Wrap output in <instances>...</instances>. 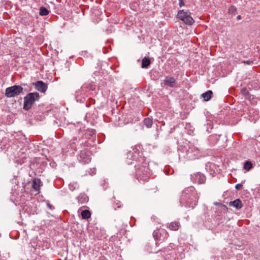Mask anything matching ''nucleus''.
Returning a JSON list of instances; mask_svg holds the SVG:
<instances>
[{"instance_id": "nucleus-9", "label": "nucleus", "mask_w": 260, "mask_h": 260, "mask_svg": "<svg viewBox=\"0 0 260 260\" xmlns=\"http://www.w3.org/2000/svg\"><path fill=\"white\" fill-rule=\"evenodd\" d=\"M176 84V79L170 76H167L165 77V79L161 81V86H164L168 87L174 88L175 87Z\"/></svg>"}, {"instance_id": "nucleus-11", "label": "nucleus", "mask_w": 260, "mask_h": 260, "mask_svg": "<svg viewBox=\"0 0 260 260\" xmlns=\"http://www.w3.org/2000/svg\"><path fill=\"white\" fill-rule=\"evenodd\" d=\"M35 88L41 92L44 93L47 89V84H45L42 81H38L34 83Z\"/></svg>"}, {"instance_id": "nucleus-17", "label": "nucleus", "mask_w": 260, "mask_h": 260, "mask_svg": "<svg viewBox=\"0 0 260 260\" xmlns=\"http://www.w3.org/2000/svg\"><path fill=\"white\" fill-rule=\"evenodd\" d=\"M143 122L147 128H150L153 123L152 119L149 117L146 118L144 119Z\"/></svg>"}, {"instance_id": "nucleus-26", "label": "nucleus", "mask_w": 260, "mask_h": 260, "mask_svg": "<svg viewBox=\"0 0 260 260\" xmlns=\"http://www.w3.org/2000/svg\"><path fill=\"white\" fill-rule=\"evenodd\" d=\"M47 206L48 208H49L50 210H53L54 209V207L51 205L49 203H47Z\"/></svg>"}, {"instance_id": "nucleus-20", "label": "nucleus", "mask_w": 260, "mask_h": 260, "mask_svg": "<svg viewBox=\"0 0 260 260\" xmlns=\"http://www.w3.org/2000/svg\"><path fill=\"white\" fill-rule=\"evenodd\" d=\"M49 11L46 8L42 7L40 9L39 14L41 16H46L49 14Z\"/></svg>"}, {"instance_id": "nucleus-33", "label": "nucleus", "mask_w": 260, "mask_h": 260, "mask_svg": "<svg viewBox=\"0 0 260 260\" xmlns=\"http://www.w3.org/2000/svg\"><path fill=\"white\" fill-rule=\"evenodd\" d=\"M78 202H79V203H83L82 202H80L79 200V201H78Z\"/></svg>"}, {"instance_id": "nucleus-2", "label": "nucleus", "mask_w": 260, "mask_h": 260, "mask_svg": "<svg viewBox=\"0 0 260 260\" xmlns=\"http://www.w3.org/2000/svg\"><path fill=\"white\" fill-rule=\"evenodd\" d=\"M141 164H136V177L139 181L147 182L149 180L151 175L150 169L148 168V162L145 158L140 159Z\"/></svg>"}, {"instance_id": "nucleus-14", "label": "nucleus", "mask_w": 260, "mask_h": 260, "mask_svg": "<svg viewBox=\"0 0 260 260\" xmlns=\"http://www.w3.org/2000/svg\"><path fill=\"white\" fill-rule=\"evenodd\" d=\"M230 206L235 207L237 209H240L242 207L241 201L240 199H236L230 203Z\"/></svg>"}, {"instance_id": "nucleus-1", "label": "nucleus", "mask_w": 260, "mask_h": 260, "mask_svg": "<svg viewBox=\"0 0 260 260\" xmlns=\"http://www.w3.org/2000/svg\"><path fill=\"white\" fill-rule=\"evenodd\" d=\"M180 202L187 208H194L198 202V196L193 186L185 188L182 192Z\"/></svg>"}, {"instance_id": "nucleus-23", "label": "nucleus", "mask_w": 260, "mask_h": 260, "mask_svg": "<svg viewBox=\"0 0 260 260\" xmlns=\"http://www.w3.org/2000/svg\"><path fill=\"white\" fill-rule=\"evenodd\" d=\"M236 11V8L235 6H231L229 9V13L234 14Z\"/></svg>"}, {"instance_id": "nucleus-22", "label": "nucleus", "mask_w": 260, "mask_h": 260, "mask_svg": "<svg viewBox=\"0 0 260 260\" xmlns=\"http://www.w3.org/2000/svg\"><path fill=\"white\" fill-rule=\"evenodd\" d=\"M252 167V164L250 161H246L244 165V169L247 171L250 170Z\"/></svg>"}, {"instance_id": "nucleus-27", "label": "nucleus", "mask_w": 260, "mask_h": 260, "mask_svg": "<svg viewBox=\"0 0 260 260\" xmlns=\"http://www.w3.org/2000/svg\"><path fill=\"white\" fill-rule=\"evenodd\" d=\"M179 5L180 7H181L184 5V3L183 0H179Z\"/></svg>"}, {"instance_id": "nucleus-13", "label": "nucleus", "mask_w": 260, "mask_h": 260, "mask_svg": "<svg viewBox=\"0 0 260 260\" xmlns=\"http://www.w3.org/2000/svg\"><path fill=\"white\" fill-rule=\"evenodd\" d=\"M96 86L94 84L90 83L88 84H85L82 86L81 89L83 91H86L87 90L93 91L95 89Z\"/></svg>"}, {"instance_id": "nucleus-4", "label": "nucleus", "mask_w": 260, "mask_h": 260, "mask_svg": "<svg viewBox=\"0 0 260 260\" xmlns=\"http://www.w3.org/2000/svg\"><path fill=\"white\" fill-rule=\"evenodd\" d=\"M40 99V95L38 92H30L26 94L24 98L23 109L25 110H29L36 101H38Z\"/></svg>"}, {"instance_id": "nucleus-21", "label": "nucleus", "mask_w": 260, "mask_h": 260, "mask_svg": "<svg viewBox=\"0 0 260 260\" xmlns=\"http://www.w3.org/2000/svg\"><path fill=\"white\" fill-rule=\"evenodd\" d=\"M241 93L245 96L247 99H250V96L248 91L245 88H242L240 90Z\"/></svg>"}, {"instance_id": "nucleus-6", "label": "nucleus", "mask_w": 260, "mask_h": 260, "mask_svg": "<svg viewBox=\"0 0 260 260\" xmlns=\"http://www.w3.org/2000/svg\"><path fill=\"white\" fill-rule=\"evenodd\" d=\"M23 88L20 85H13L8 87L5 90V96L8 98L19 95L23 91Z\"/></svg>"}, {"instance_id": "nucleus-3", "label": "nucleus", "mask_w": 260, "mask_h": 260, "mask_svg": "<svg viewBox=\"0 0 260 260\" xmlns=\"http://www.w3.org/2000/svg\"><path fill=\"white\" fill-rule=\"evenodd\" d=\"M141 147L139 145H136L134 147L131 148V150L127 153L126 162L128 164H132L133 162L131 161H135L136 164H141L140 159L142 158H144L140 155Z\"/></svg>"}, {"instance_id": "nucleus-19", "label": "nucleus", "mask_w": 260, "mask_h": 260, "mask_svg": "<svg viewBox=\"0 0 260 260\" xmlns=\"http://www.w3.org/2000/svg\"><path fill=\"white\" fill-rule=\"evenodd\" d=\"M40 179H35L34 180L32 183V187L36 191H38L40 189Z\"/></svg>"}, {"instance_id": "nucleus-7", "label": "nucleus", "mask_w": 260, "mask_h": 260, "mask_svg": "<svg viewBox=\"0 0 260 260\" xmlns=\"http://www.w3.org/2000/svg\"><path fill=\"white\" fill-rule=\"evenodd\" d=\"M153 237L155 240L163 241L168 238L169 234L165 229H158L154 231Z\"/></svg>"}, {"instance_id": "nucleus-8", "label": "nucleus", "mask_w": 260, "mask_h": 260, "mask_svg": "<svg viewBox=\"0 0 260 260\" xmlns=\"http://www.w3.org/2000/svg\"><path fill=\"white\" fill-rule=\"evenodd\" d=\"M191 181L194 183L204 184L206 182V177L200 172L194 173L190 175Z\"/></svg>"}, {"instance_id": "nucleus-32", "label": "nucleus", "mask_w": 260, "mask_h": 260, "mask_svg": "<svg viewBox=\"0 0 260 260\" xmlns=\"http://www.w3.org/2000/svg\"><path fill=\"white\" fill-rule=\"evenodd\" d=\"M72 185L71 184L70 185V188L71 190H73V189L72 188Z\"/></svg>"}, {"instance_id": "nucleus-28", "label": "nucleus", "mask_w": 260, "mask_h": 260, "mask_svg": "<svg viewBox=\"0 0 260 260\" xmlns=\"http://www.w3.org/2000/svg\"><path fill=\"white\" fill-rule=\"evenodd\" d=\"M28 206H27V205H25V206L24 207V209L26 211H27L28 213H29L30 214V213H29V211H28Z\"/></svg>"}, {"instance_id": "nucleus-15", "label": "nucleus", "mask_w": 260, "mask_h": 260, "mask_svg": "<svg viewBox=\"0 0 260 260\" xmlns=\"http://www.w3.org/2000/svg\"><path fill=\"white\" fill-rule=\"evenodd\" d=\"M150 64V60L149 58L145 57L142 59L141 67L142 68H147Z\"/></svg>"}, {"instance_id": "nucleus-5", "label": "nucleus", "mask_w": 260, "mask_h": 260, "mask_svg": "<svg viewBox=\"0 0 260 260\" xmlns=\"http://www.w3.org/2000/svg\"><path fill=\"white\" fill-rule=\"evenodd\" d=\"M177 18L188 25H191L194 22V19L191 16V13L188 10H182L178 11Z\"/></svg>"}, {"instance_id": "nucleus-12", "label": "nucleus", "mask_w": 260, "mask_h": 260, "mask_svg": "<svg viewBox=\"0 0 260 260\" xmlns=\"http://www.w3.org/2000/svg\"><path fill=\"white\" fill-rule=\"evenodd\" d=\"M167 227L172 231H177L180 227V223L179 221H173L169 223Z\"/></svg>"}, {"instance_id": "nucleus-24", "label": "nucleus", "mask_w": 260, "mask_h": 260, "mask_svg": "<svg viewBox=\"0 0 260 260\" xmlns=\"http://www.w3.org/2000/svg\"><path fill=\"white\" fill-rule=\"evenodd\" d=\"M75 140H72L71 141L70 145H71V147L72 148V149H75V148H76V147H75L76 144H75Z\"/></svg>"}, {"instance_id": "nucleus-29", "label": "nucleus", "mask_w": 260, "mask_h": 260, "mask_svg": "<svg viewBox=\"0 0 260 260\" xmlns=\"http://www.w3.org/2000/svg\"><path fill=\"white\" fill-rule=\"evenodd\" d=\"M243 62L244 63H246L247 64H250L251 62H252V61H250V60H247V61H244Z\"/></svg>"}, {"instance_id": "nucleus-16", "label": "nucleus", "mask_w": 260, "mask_h": 260, "mask_svg": "<svg viewBox=\"0 0 260 260\" xmlns=\"http://www.w3.org/2000/svg\"><path fill=\"white\" fill-rule=\"evenodd\" d=\"M212 93H213L211 90H208L206 92L203 93L202 94V96L204 99L205 101H208L211 98Z\"/></svg>"}, {"instance_id": "nucleus-25", "label": "nucleus", "mask_w": 260, "mask_h": 260, "mask_svg": "<svg viewBox=\"0 0 260 260\" xmlns=\"http://www.w3.org/2000/svg\"><path fill=\"white\" fill-rule=\"evenodd\" d=\"M242 186H242V185L241 184L239 183V184H237L236 185L235 188H236V189L239 190V189H240L242 187Z\"/></svg>"}, {"instance_id": "nucleus-10", "label": "nucleus", "mask_w": 260, "mask_h": 260, "mask_svg": "<svg viewBox=\"0 0 260 260\" xmlns=\"http://www.w3.org/2000/svg\"><path fill=\"white\" fill-rule=\"evenodd\" d=\"M79 160L83 164H86L89 163L91 160L90 156L87 153L85 150L81 151Z\"/></svg>"}, {"instance_id": "nucleus-31", "label": "nucleus", "mask_w": 260, "mask_h": 260, "mask_svg": "<svg viewBox=\"0 0 260 260\" xmlns=\"http://www.w3.org/2000/svg\"><path fill=\"white\" fill-rule=\"evenodd\" d=\"M84 202H87V198H86V197H84Z\"/></svg>"}, {"instance_id": "nucleus-30", "label": "nucleus", "mask_w": 260, "mask_h": 260, "mask_svg": "<svg viewBox=\"0 0 260 260\" xmlns=\"http://www.w3.org/2000/svg\"><path fill=\"white\" fill-rule=\"evenodd\" d=\"M237 18L238 20H240L241 18V17L240 15H238Z\"/></svg>"}, {"instance_id": "nucleus-18", "label": "nucleus", "mask_w": 260, "mask_h": 260, "mask_svg": "<svg viewBox=\"0 0 260 260\" xmlns=\"http://www.w3.org/2000/svg\"><path fill=\"white\" fill-rule=\"evenodd\" d=\"M81 216L83 219H87L91 216V213L88 210H84L81 212Z\"/></svg>"}]
</instances>
